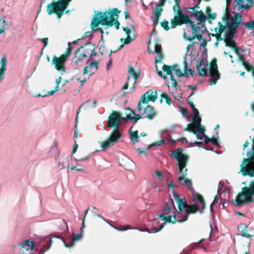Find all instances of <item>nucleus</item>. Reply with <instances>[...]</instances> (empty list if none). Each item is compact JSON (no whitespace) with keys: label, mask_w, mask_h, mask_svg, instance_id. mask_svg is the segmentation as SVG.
<instances>
[{"label":"nucleus","mask_w":254,"mask_h":254,"mask_svg":"<svg viewBox=\"0 0 254 254\" xmlns=\"http://www.w3.org/2000/svg\"><path fill=\"white\" fill-rule=\"evenodd\" d=\"M121 12V11L118 8H109L108 11L105 12L97 11V13L94 14L90 24L91 29L94 30V28L98 26L99 24L101 25L102 21L104 19L107 18L108 20L118 19Z\"/></svg>","instance_id":"nucleus-1"},{"label":"nucleus","mask_w":254,"mask_h":254,"mask_svg":"<svg viewBox=\"0 0 254 254\" xmlns=\"http://www.w3.org/2000/svg\"><path fill=\"white\" fill-rule=\"evenodd\" d=\"M253 195H254V180L251 182L249 187H243L242 192L238 194L235 200L236 205L241 206L244 204L253 202L254 201Z\"/></svg>","instance_id":"nucleus-2"},{"label":"nucleus","mask_w":254,"mask_h":254,"mask_svg":"<svg viewBox=\"0 0 254 254\" xmlns=\"http://www.w3.org/2000/svg\"><path fill=\"white\" fill-rule=\"evenodd\" d=\"M72 0H53L49 3L46 8V11L49 15L55 13L57 18L60 19L63 15L65 10L67 8L69 2Z\"/></svg>","instance_id":"nucleus-3"},{"label":"nucleus","mask_w":254,"mask_h":254,"mask_svg":"<svg viewBox=\"0 0 254 254\" xmlns=\"http://www.w3.org/2000/svg\"><path fill=\"white\" fill-rule=\"evenodd\" d=\"M72 51V48L68 43L67 48L64 54H62L60 57H57L56 55L53 56L52 64L56 69L61 72L65 71V64L71 55Z\"/></svg>","instance_id":"nucleus-4"},{"label":"nucleus","mask_w":254,"mask_h":254,"mask_svg":"<svg viewBox=\"0 0 254 254\" xmlns=\"http://www.w3.org/2000/svg\"><path fill=\"white\" fill-rule=\"evenodd\" d=\"M175 15L170 21L171 28H175L177 26H181L184 24H189L190 26L194 22L190 18L189 15L184 14L181 8L173 10Z\"/></svg>","instance_id":"nucleus-5"},{"label":"nucleus","mask_w":254,"mask_h":254,"mask_svg":"<svg viewBox=\"0 0 254 254\" xmlns=\"http://www.w3.org/2000/svg\"><path fill=\"white\" fill-rule=\"evenodd\" d=\"M122 135L119 128H114L107 139L101 143L102 150H105L115 143L118 142Z\"/></svg>","instance_id":"nucleus-6"},{"label":"nucleus","mask_w":254,"mask_h":254,"mask_svg":"<svg viewBox=\"0 0 254 254\" xmlns=\"http://www.w3.org/2000/svg\"><path fill=\"white\" fill-rule=\"evenodd\" d=\"M190 27L192 35L188 37L186 32H184L183 34L184 38L189 41H192L195 38H196L199 41H201L202 39V35L206 30L205 26H204V27H202L200 26L194 25V22L193 24L190 25Z\"/></svg>","instance_id":"nucleus-7"},{"label":"nucleus","mask_w":254,"mask_h":254,"mask_svg":"<svg viewBox=\"0 0 254 254\" xmlns=\"http://www.w3.org/2000/svg\"><path fill=\"white\" fill-rule=\"evenodd\" d=\"M183 150L179 148L172 152L174 157L177 159L178 162L179 172L184 171L189 160V157L188 155L183 153Z\"/></svg>","instance_id":"nucleus-8"},{"label":"nucleus","mask_w":254,"mask_h":254,"mask_svg":"<svg viewBox=\"0 0 254 254\" xmlns=\"http://www.w3.org/2000/svg\"><path fill=\"white\" fill-rule=\"evenodd\" d=\"M122 119V115L119 112L115 111H113L108 117L107 127L108 128H119L120 125V120Z\"/></svg>","instance_id":"nucleus-9"},{"label":"nucleus","mask_w":254,"mask_h":254,"mask_svg":"<svg viewBox=\"0 0 254 254\" xmlns=\"http://www.w3.org/2000/svg\"><path fill=\"white\" fill-rule=\"evenodd\" d=\"M209 75L211 76V79L209 80V84L210 85L215 84L217 80L220 78V74L218 70L217 61L215 59L212 61L210 64Z\"/></svg>","instance_id":"nucleus-10"},{"label":"nucleus","mask_w":254,"mask_h":254,"mask_svg":"<svg viewBox=\"0 0 254 254\" xmlns=\"http://www.w3.org/2000/svg\"><path fill=\"white\" fill-rule=\"evenodd\" d=\"M34 243L29 240H25L21 245L20 253L21 254H34Z\"/></svg>","instance_id":"nucleus-11"},{"label":"nucleus","mask_w":254,"mask_h":254,"mask_svg":"<svg viewBox=\"0 0 254 254\" xmlns=\"http://www.w3.org/2000/svg\"><path fill=\"white\" fill-rule=\"evenodd\" d=\"M188 169L186 168L184 171L179 172L180 176L178 177V180L180 184L186 187L188 190H191L192 189V183L191 180L186 178L188 174Z\"/></svg>","instance_id":"nucleus-12"},{"label":"nucleus","mask_w":254,"mask_h":254,"mask_svg":"<svg viewBox=\"0 0 254 254\" xmlns=\"http://www.w3.org/2000/svg\"><path fill=\"white\" fill-rule=\"evenodd\" d=\"M238 229L243 237L251 238L254 236V228L246 226L244 223H241L238 226Z\"/></svg>","instance_id":"nucleus-13"},{"label":"nucleus","mask_w":254,"mask_h":254,"mask_svg":"<svg viewBox=\"0 0 254 254\" xmlns=\"http://www.w3.org/2000/svg\"><path fill=\"white\" fill-rule=\"evenodd\" d=\"M189 13L190 14V15H189L190 17L194 16V18L197 20V23L196 24L194 23V25H197L200 26L202 27H204V26H205V21L207 17L202 10H199L198 11H195L194 12H190Z\"/></svg>","instance_id":"nucleus-14"},{"label":"nucleus","mask_w":254,"mask_h":254,"mask_svg":"<svg viewBox=\"0 0 254 254\" xmlns=\"http://www.w3.org/2000/svg\"><path fill=\"white\" fill-rule=\"evenodd\" d=\"M139 113L144 115V118H146L149 120H153L157 115L155 109L152 106L149 105H147L144 109L142 108V111Z\"/></svg>","instance_id":"nucleus-15"},{"label":"nucleus","mask_w":254,"mask_h":254,"mask_svg":"<svg viewBox=\"0 0 254 254\" xmlns=\"http://www.w3.org/2000/svg\"><path fill=\"white\" fill-rule=\"evenodd\" d=\"M176 208L174 204L173 200L171 198L169 201L165 203L163 208V213L161 214L169 215L171 214H176Z\"/></svg>","instance_id":"nucleus-16"},{"label":"nucleus","mask_w":254,"mask_h":254,"mask_svg":"<svg viewBox=\"0 0 254 254\" xmlns=\"http://www.w3.org/2000/svg\"><path fill=\"white\" fill-rule=\"evenodd\" d=\"M199 210V207L197 204H193L192 205H188L186 209V214L183 218L179 220L178 222H183L188 219V215L190 214L196 213Z\"/></svg>","instance_id":"nucleus-17"},{"label":"nucleus","mask_w":254,"mask_h":254,"mask_svg":"<svg viewBox=\"0 0 254 254\" xmlns=\"http://www.w3.org/2000/svg\"><path fill=\"white\" fill-rule=\"evenodd\" d=\"M235 1L240 11L249 9L253 5V0H236Z\"/></svg>","instance_id":"nucleus-18"},{"label":"nucleus","mask_w":254,"mask_h":254,"mask_svg":"<svg viewBox=\"0 0 254 254\" xmlns=\"http://www.w3.org/2000/svg\"><path fill=\"white\" fill-rule=\"evenodd\" d=\"M84 48V46H81L74 51V57L72 58V62L76 65L78 64L79 63L81 62L84 59L87 57V56L83 53H80V49H82Z\"/></svg>","instance_id":"nucleus-19"},{"label":"nucleus","mask_w":254,"mask_h":254,"mask_svg":"<svg viewBox=\"0 0 254 254\" xmlns=\"http://www.w3.org/2000/svg\"><path fill=\"white\" fill-rule=\"evenodd\" d=\"M84 228H82V226L80 228V232L79 234H75L73 236L72 239L71 240L69 244H66L64 240V238L62 236L58 237L57 238H60L63 240L64 245L65 247L69 248L74 245L75 241L80 240L82 239L83 236V232Z\"/></svg>","instance_id":"nucleus-20"},{"label":"nucleus","mask_w":254,"mask_h":254,"mask_svg":"<svg viewBox=\"0 0 254 254\" xmlns=\"http://www.w3.org/2000/svg\"><path fill=\"white\" fill-rule=\"evenodd\" d=\"M242 20V15L238 13H236L234 18L231 17V23H227V28H233L236 30Z\"/></svg>","instance_id":"nucleus-21"},{"label":"nucleus","mask_w":254,"mask_h":254,"mask_svg":"<svg viewBox=\"0 0 254 254\" xmlns=\"http://www.w3.org/2000/svg\"><path fill=\"white\" fill-rule=\"evenodd\" d=\"M152 52L157 54V56L155 58V63H161L164 56L161 50V46L158 43V42H156L155 44H154V50L153 51H152Z\"/></svg>","instance_id":"nucleus-22"},{"label":"nucleus","mask_w":254,"mask_h":254,"mask_svg":"<svg viewBox=\"0 0 254 254\" xmlns=\"http://www.w3.org/2000/svg\"><path fill=\"white\" fill-rule=\"evenodd\" d=\"M157 216L160 218L163 221H164V223H171L173 224H175L177 222L181 219H177V216L176 214H169V215H164V214H158Z\"/></svg>","instance_id":"nucleus-23"},{"label":"nucleus","mask_w":254,"mask_h":254,"mask_svg":"<svg viewBox=\"0 0 254 254\" xmlns=\"http://www.w3.org/2000/svg\"><path fill=\"white\" fill-rule=\"evenodd\" d=\"M173 193L174 198L178 204V209L179 211L182 212L183 209L184 208H186L188 204L186 202L184 198H180L179 195L176 192H174Z\"/></svg>","instance_id":"nucleus-24"},{"label":"nucleus","mask_w":254,"mask_h":254,"mask_svg":"<svg viewBox=\"0 0 254 254\" xmlns=\"http://www.w3.org/2000/svg\"><path fill=\"white\" fill-rule=\"evenodd\" d=\"M163 5L158 3L153 12L154 17L152 20L153 24L155 27L158 23V20L161 16V12L163 11L162 6Z\"/></svg>","instance_id":"nucleus-25"},{"label":"nucleus","mask_w":254,"mask_h":254,"mask_svg":"<svg viewBox=\"0 0 254 254\" xmlns=\"http://www.w3.org/2000/svg\"><path fill=\"white\" fill-rule=\"evenodd\" d=\"M102 25L106 26L107 28L112 27L113 25H115L117 30L119 29L120 23L119 22L118 19H116L113 20H108L107 18H105L102 21Z\"/></svg>","instance_id":"nucleus-26"},{"label":"nucleus","mask_w":254,"mask_h":254,"mask_svg":"<svg viewBox=\"0 0 254 254\" xmlns=\"http://www.w3.org/2000/svg\"><path fill=\"white\" fill-rule=\"evenodd\" d=\"M128 73L129 74V76H130V77L132 76L134 79L133 86L131 87L130 89V90H133L135 88V86H134V85L135 84L137 79L139 77L140 75V71L138 70L137 72H136L133 67L130 66L128 69Z\"/></svg>","instance_id":"nucleus-27"},{"label":"nucleus","mask_w":254,"mask_h":254,"mask_svg":"<svg viewBox=\"0 0 254 254\" xmlns=\"http://www.w3.org/2000/svg\"><path fill=\"white\" fill-rule=\"evenodd\" d=\"M224 41L225 43L226 46L232 48L236 54H238L237 53H238V51L242 50L241 48L237 47L236 42L233 39H224Z\"/></svg>","instance_id":"nucleus-28"},{"label":"nucleus","mask_w":254,"mask_h":254,"mask_svg":"<svg viewBox=\"0 0 254 254\" xmlns=\"http://www.w3.org/2000/svg\"><path fill=\"white\" fill-rule=\"evenodd\" d=\"M197 64L196 65V67L198 71V74L201 76L207 75V68L205 67L201 68V66L204 64V62L203 59H201L199 62L197 61Z\"/></svg>","instance_id":"nucleus-29"},{"label":"nucleus","mask_w":254,"mask_h":254,"mask_svg":"<svg viewBox=\"0 0 254 254\" xmlns=\"http://www.w3.org/2000/svg\"><path fill=\"white\" fill-rule=\"evenodd\" d=\"M132 128L133 127H131L129 129V137L131 142L133 144H135L139 142V135L137 130H135L134 131H132Z\"/></svg>","instance_id":"nucleus-30"},{"label":"nucleus","mask_w":254,"mask_h":254,"mask_svg":"<svg viewBox=\"0 0 254 254\" xmlns=\"http://www.w3.org/2000/svg\"><path fill=\"white\" fill-rule=\"evenodd\" d=\"M83 46L84 48H83V52L85 55L88 57V55H90L91 52H94L95 47L94 45L92 44L90 42L86 43Z\"/></svg>","instance_id":"nucleus-31"},{"label":"nucleus","mask_w":254,"mask_h":254,"mask_svg":"<svg viewBox=\"0 0 254 254\" xmlns=\"http://www.w3.org/2000/svg\"><path fill=\"white\" fill-rule=\"evenodd\" d=\"M236 254H249L250 250L248 245H240L235 250Z\"/></svg>","instance_id":"nucleus-32"},{"label":"nucleus","mask_w":254,"mask_h":254,"mask_svg":"<svg viewBox=\"0 0 254 254\" xmlns=\"http://www.w3.org/2000/svg\"><path fill=\"white\" fill-rule=\"evenodd\" d=\"M184 73H183L180 69L178 68L176 69L175 71L176 74L179 77H181L184 75H185L187 77H188L189 74L187 72V68L188 67V64L186 60L184 61Z\"/></svg>","instance_id":"nucleus-33"},{"label":"nucleus","mask_w":254,"mask_h":254,"mask_svg":"<svg viewBox=\"0 0 254 254\" xmlns=\"http://www.w3.org/2000/svg\"><path fill=\"white\" fill-rule=\"evenodd\" d=\"M148 101H149V100H148L147 96L146 97V94H143L138 103L137 110L139 112H141V111H142L141 103L147 104Z\"/></svg>","instance_id":"nucleus-34"},{"label":"nucleus","mask_w":254,"mask_h":254,"mask_svg":"<svg viewBox=\"0 0 254 254\" xmlns=\"http://www.w3.org/2000/svg\"><path fill=\"white\" fill-rule=\"evenodd\" d=\"M145 94L146 95H147V98L149 101L155 102L157 98V93L156 91L149 90Z\"/></svg>","instance_id":"nucleus-35"},{"label":"nucleus","mask_w":254,"mask_h":254,"mask_svg":"<svg viewBox=\"0 0 254 254\" xmlns=\"http://www.w3.org/2000/svg\"><path fill=\"white\" fill-rule=\"evenodd\" d=\"M228 31L225 34L224 39H233V37L235 34L236 33L237 30L233 28H228Z\"/></svg>","instance_id":"nucleus-36"},{"label":"nucleus","mask_w":254,"mask_h":254,"mask_svg":"<svg viewBox=\"0 0 254 254\" xmlns=\"http://www.w3.org/2000/svg\"><path fill=\"white\" fill-rule=\"evenodd\" d=\"M218 28H215L214 29V32L217 33L222 34L224 31H225L227 28V26L223 25L222 22H219L218 23Z\"/></svg>","instance_id":"nucleus-37"},{"label":"nucleus","mask_w":254,"mask_h":254,"mask_svg":"<svg viewBox=\"0 0 254 254\" xmlns=\"http://www.w3.org/2000/svg\"><path fill=\"white\" fill-rule=\"evenodd\" d=\"M46 244L43 246L41 251L44 253L46 251L49 249L53 242L52 238H47L45 240Z\"/></svg>","instance_id":"nucleus-38"},{"label":"nucleus","mask_w":254,"mask_h":254,"mask_svg":"<svg viewBox=\"0 0 254 254\" xmlns=\"http://www.w3.org/2000/svg\"><path fill=\"white\" fill-rule=\"evenodd\" d=\"M110 225L113 228H114L115 229H116L118 231H126V230L132 229L131 226H130L129 225H125L124 226L120 225L119 227L117 226H114V225H113L111 224H110Z\"/></svg>","instance_id":"nucleus-39"},{"label":"nucleus","mask_w":254,"mask_h":254,"mask_svg":"<svg viewBox=\"0 0 254 254\" xmlns=\"http://www.w3.org/2000/svg\"><path fill=\"white\" fill-rule=\"evenodd\" d=\"M194 198L199 201L200 203L202 205V209H203L205 208V203L203 199V198L202 195L199 194L198 193H195L193 195Z\"/></svg>","instance_id":"nucleus-40"},{"label":"nucleus","mask_w":254,"mask_h":254,"mask_svg":"<svg viewBox=\"0 0 254 254\" xmlns=\"http://www.w3.org/2000/svg\"><path fill=\"white\" fill-rule=\"evenodd\" d=\"M184 131H188L190 132H192L193 134L196 132V127L192 123H189L187 125V127L184 128Z\"/></svg>","instance_id":"nucleus-41"},{"label":"nucleus","mask_w":254,"mask_h":254,"mask_svg":"<svg viewBox=\"0 0 254 254\" xmlns=\"http://www.w3.org/2000/svg\"><path fill=\"white\" fill-rule=\"evenodd\" d=\"M163 99H164L165 100L167 104H168L169 105L171 104V99L166 93L163 92L161 94V98L160 100V102L161 103H162L163 102Z\"/></svg>","instance_id":"nucleus-42"},{"label":"nucleus","mask_w":254,"mask_h":254,"mask_svg":"<svg viewBox=\"0 0 254 254\" xmlns=\"http://www.w3.org/2000/svg\"><path fill=\"white\" fill-rule=\"evenodd\" d=\"M201 119L199 116H194L192 119V124L195 126V127H199L201 125Z\"/></svg>","instance_id":"nucleus-43"},{"label":"nucleus","mask_w":254,"mask_h":254,"mask_svg":"<svg viewBox=\"0 0 254 254\" xmlns=\"http://www.w3.org/2000/svg\"><path fill=\"white\" fill-rule=\"evenodd\" d=\"M242 64L247 71H252L253 75L254 77V68L253 67V66L247 62H246Z\"/></svg>","instance_id":"nucleus-44"},{"label":"nucleus","mask_w":254,"mask_h":254,"mask_svg":"<svg viewBox=\"0 0 254 254\" xmlns=\"http://www.w3.org/2000/svg\"><path fill=\"white\" fill-rule=\"evenodd\" d=\"M162 70L166 73L167 75L170 74L172 73L171 70V66L167 64H164L162 66Z\"/></svg>","instance_id":"nucleus-45"},{"label":"nucleus","mask_w":254,"mask_h":254,"mask_svg":"<svg viewBox=\"0 0 254 254\" xmlns=\"http://www.w3.org/2000/svg\"><path fill=\"white\" fill-rule=\"evenodd\" d=\"M199 8V2L195 4L193 7H186V9L188 11V13L190 12H194L195 11H198L197 9Z\"/></svg>","instance_id":"nucleus-46"},{"label":"nucleus","mask_w":254,"mask_h":254,"mask_svg":"<svg viewBox=\"0 0 254 254\" xmlns=\"http://www.w3.org/2000/svg\"><path fill=\"white\" fill-rule=\"evenodd\" d=\"M164 225L165 223H163L160 226L159 228L153 227L150 229V230H148V232L151 233H156L160 231L164 227Z\"/></svg>","instance_id":"nucleus-47"},{"label":"nucleus","mask_w":254,"mask_h":254,"mask_svg":"<svg viewBox=\"0 0 254 254\" xmlns=\"http://www.w3.org/2000/svg\"><path fill=\"white\" fill-rule=\"evenodd\" d=\"M244 25L250 30L254 29V20L246 22L244 23Z\"/></svg>","instance_id":"nucleus-48"},{"label":"nucleus","mask_w":254,"mask_h":254,"mask_svg":"<svg viewBox=\"0 0 254 254\" xmlns=\"http://www.w3.org/2000/svg\"><path fill=\"white\" fill-rule=\"evenodd\" d=\"M61 163L62 165L63 168H65L66 167L69 168V163L68 158H64V159H63Z\"/></svg>","instance_id":"nucleus-49"},{"label":"nucleus","mask_w":254,"mask_h":254,"mask_svg":"<svg viewBox=\"0 0 254 254\" xmlns=\"http://www.w3.org/2000/svg\"><path fill=\"white\" fill-rule=\"evenodd\" d=\"M134 38V37L131 38L130 35H128L127 36L126 39H124L123 38H122L121 40L122 42H123V41L124 40V43L125 44L127 45L133 41Z\"/></svg>","instance_id":"nucleus-50"},{"label":"nucleus","mask_w":254,"mask_h":254,"mask_svg":"<svg viewBox=\"0 0 254 254\" xmlns=\"http://www.w3.org/2000/svg\"><path fill=\"white\" fill-rule=\"evenodd\" d=\"M168 24L169 22L166 20H164L160 23L161 26L166 31L169 30L170 29Z\"/></svg>","instance_id":"nucleus-51"},{"label":"nucleus","mask_w":254,"mask_h":254,"mask_svg":"<svg viewBox=\"0 0 254 254\" xmlns=\"http://www.w3.org/2000/svg\"><path fill=\"white\" fill-rule=\"evenodd\" d=\"M168 75H170V79L172 81V86L174 87H176L178 86V83L176 80L174 78L173 72L171 73L170 74H168Z\"/></svg>","instance_id":"nucleus-52"},{"label":"nucleus","mask_w":254,"mask_h":254,"mask_svg":"<svg viewBox=\"0 0 254 254\" xmlns=\"http://www.w3.org/2000/svg\"><path fill=\"white\" fill-rule=\"evenodd\" d=\"M196 130L200 134H202V136H204L205 134V128L203 126H199V127H196Z\"/></svg>","instance_id":"nucleus-53"},{"label":"nucleus","mask_w":254,"mask_h":254,"mask_svg":"<svg viewBox=\"0 0 254 254\" xmlns=\"http://www.w3.org/2000/svg\"><path fill=\"white\" fill-rule=\"evenodd\" d=\"M1 26H4L5 29L8 27V24L5 21V17H2L0 19V26L1 27Z\"/></svg>","instance_id":"nucleus-54"},{"label":"nucleus","mask_w":254,"mask_h":254,"mask_svg":"<svg viewBox=\"0 0 254 254\" xmlns=\"http://www.w3.org/2000/svg\"><path fill=\"white\" fill-rule=\"evenodd\" d=\"M130 114H131L129 113V115H127V119L130 121H133L135 123H136L138 121V119L135 116H131Z\"/></svg>","instance_id":"nucleus-55"},{"label":"nucleus","mask_w":254,"mask_h":254,"mask_svg":"<svg viewBox=\"0 0 254 254\" xmlns=\"http://www.w3.org/2000/svg\"><path fill=\"white\" fill-rule=\"evenodd\" d=\"M90 68H91L89 65L86 66L83 70V74L84 75V74L89 73V76H88L89 77L90 75L94 73V72H91L90 70H88V69H90Z\"/></svg>","instance_id":"nucleus-56"},{"label":"nucleus","mask_w":254,"mask_h":254,"mask_svg":"<svg viewBox=\"0 0 254 254\" xmlns=\"http://www.w3.org/2000/svg\"><path fill=\"white\" fill-rule=\"evenodd\" d=\"M239 51H238V53H237L238 54H236L238 56L239 60L242 63V64H243V63L246 62L245 60V57L243 55L240 54Z\"/></svg>","instance_id":"nucleus-57"},{"label":"nucleus","mask_w":254,"mask_h":254,"mask_svg":"<svg viewBox=\"0 0 254 254\" xmlns=\"http://www.w3.org/2000/svg\"><path fill=\"white\" fill-rule=\"evenodd\" d=\"M127 109L129 111L130 114H131L134 115L138 119V120L142 119V116H144L143 115H142L141 114H140V115H136L135 114V112L129 108H127Z\"/></svg>","instance_id":"nucleus-58"},{"label":"nucleus","mask_w":254,"mask_h":254,"mask_svg":"<svg viewBox=\"0 0 254 254\" xmlns=\"http://www.w3.org/2000/svg\"><path fill=\"white\" fill-rule=\"evenodd\" d=\"M6 58H5V57H3L1 59V61H0L1 67L0 68L6 69Z\"/></svg>","instance_id":"nucleus-59"},{"label":"nucleus","mask_w":254,"mask_h":254,"mask_svg":"<svg viewBox=\"0 0 254 254\" xmlns=\"http://www.w3.org/2000/svg\"><path fill=\"white\" fill-rule=\"evenodd\" d=\"M98 64H99V62L98 61H95L93 62L90 64L89 65L90 66V68H92V67L94 66L95 69V70L96 71L98 69Z\"/></svg>","instance_id":"nucleus-60"},{"label":"nucleus","mask_w":254,"mask_h":254,"mask_svg":"<svg viewBox=\"0 0 254 254\" xmlns=\"http://www.w3.org/2000/svg\"><path fill=\"white\" fill-rule=\"evenodd\" d=\"M231 17V15L228 13H226L225 15L222 17L223 20L225 22V24L228 23L229 19Z\"/></svg>","instance_id":"nucleus-61"},{"label":"nucleus","mask_w":254,"mask_h":254,"mask_svg":"<svg viewBox=\"0 0 254 254\" xmlns=\"http://www.w3.org/2000/svg\"><path fill=\"white\" fill-rule=\"evenodd\" d=\"M222 34L215 33L214 37H215L217 41H224V38L221 36Z\"/></svg>","instance_id":"nucleus-62"},{"label":"nucleus","mask_w":254,"mask_h":254,"mask_svg":"<svg viewBox=\"0 0 254 254\" xmlns=\"http://www.w3.org/2000/svg\"><path fill=\"white\" fill-rule=\"evenodd\" d=\"M175 2V4L173 6V9L175 10L176 9L181 8L180 6V0H174Z\"/></svg>","instance_id":"nucleus-63"},{"label":"nucleus","mask_w":254,"mask_h":254,"mask_svg":"<svg viewBox=\"0 0 254 254\" xmlns=\"http://www.w3.org/2000/svg\"><path fill=\"white\" fill-rule=\"evenodd\" d=\"M155 174L159 180L161 181L163 179V174L161 172L156 170L155 171Z\"/></svg>","instance_id":"nucleus-64"}]
</instances>
